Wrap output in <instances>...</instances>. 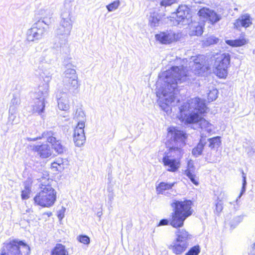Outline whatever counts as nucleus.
<instances>
[{
	"label": "nucleus",
	"instance_id": "nucleus-7",
	"mask_svg": "<svg viewBox=\"0 0 255 255\" xmlns=\"http://www.w3.org/2000/svg\"><path fill=\"white\" fill-rule=\"evenodd\" d=\"M71 30L59 25L55 30V36L53 40V48L64 52L68 48V38Z\"/></svg>",
	"mask_w": 255,
	"mask_h": 255
},
{
	"label": "nucleus",
	"instance_id": "nucleus-44",
	"mask_svg": "<svg viewBox=\"0 0 255 255\" xmlns=\"http://www.w3.org/2000/svg\"><path fill=\"white\" fill-rule=\"evenodd\" d=\"M219 41V39L214 36H211L207 38L205 43L206 45H209L217 43Z\"/></svg>",
	"mask_w": 255,
	"mask_h": 255
},
{
	"label": "nucleus",
	"instance_id": "nucleus-48",
	"mask_svg": "<svg viewBox=\"0 0 255 255\" xmlns=\"http://www.w3.org/2000/svg\"><path fill=\"white\" fill-rule=\"evenodd\" d=\"M65 208L62 207V209L58 212V217L59 220H62L64 217V212Z\"/></svg>",
	"mask_w": 255,
	"mask_h": 255
},
{
	"label": "nucleus",
	"instance_id": "nucleus-28",
	"mask_svg": "<svg viewBox=\"0 0 255 255\" xmlns=\"http://www.w3.org/2000/svg\"><path fill=\"white\" fill-rule=\"evenodd\" d=\"M206 135L203 133H201V139L197 146L192 150V154L196 157H198L202 154L203 148L206 142L205 141Z\"/></svg>",
	"mask_w": 255,
	"mask_h": 255
},
{
	"label": "nucleus",
	"instance_id": "nucleus-35",
	"mask_svg": "<svg viewBox=\"0 0 255 255\" xmlns=\"http://www.w3.org/2000/svg\"><path fill=\"white\" fill-rule=\"evenodd\" d=\"M184 174L194 185L196 186H198L199 185V178L194 174V172H190L189 170H185L184 171Z\"/></svg>",
	"mask_w": 255,
	"mask_h": 255
},
{
	"label": "nucleus",
	"instance_id": "nucleus-50",
	"mask_svg": "<svg viewBox=\"0 0 255 255\" xmlns=\"http://www.w3.org/2000/svg\"><path fill=\"white\" fill-rule=\"evenodd\" d=\"M186 170H189L190 172H194V166L192 161H190L188 162L187 169Z\"/></svg>",
	"mask_w": 255,
	"mask_h": 255
},
{
	"label": "nucleus",
	"instance_id": "nucleus-6",
	"mask_svg": "<svg viewBox=\"0 0 255 255\" xmlns=\"http://www.w3.org/2000/svg\"><path fill=\"white\" fill-rule=\"evenodd\" d=\"M49 85L43 84L38 86L31 94V97L34 101L33 110L38 114L44 112L45 106V99L48 96Z\"/></svg>",
	"mask_w": 255,
	"mask_h": 255
},
{
	"label": "nucleus",
	"instance_id": "nucleus-10",
	"mask_svg": "<svg viewBox=\"0 0 255 255\" xmlns=\"http://www.w3.org/2000/svg\"><path fill=\"white\" fill-rule=\"evenodd\" d=\"M41 138L45 139L48 142L51 143L55 151L58 154H61L65 151V147L62 145L60 140H57L56 137L53 136V133L51 131L44 132L41 137H27L26 139L28 141H35Z\"/></svg>",
	"mask_w": 255,
	"mask_h": 255
},
{
	"label": "nucleus",
	"instance_id": "nucleus-24",
	"mask_svg": "<svg viewBox=\"0 0 255 255\" xmlns=\"http://www.w3.org/2000/svg\"><path fill=\"white\" fill-rule=\"evenodd\" d=\"M189 243H183L176 240H174L169 249L176 255H180L185 251L188 246Z\"/></svg>",
	"mask_w": 255,
	"mask_h": 255
},
{
	"label": "nucleus",
	"instance_id": "nucleus-1",
	"mask_svg": "<svg viewBox=\"0 0 255 255\" xmlns=\"http://www.w3.org/2000/svg\"><path fill=\"white\" fill-rule=\"evenodd\" d=\"M192 66L193 72H188L185 70L183 66H173L170 69L162 74V77H164V88L159 89L157 91V96L159 98L162 95L164 97V103L160 105L163 110L167 113L171 110L170 106H176L179 100L176 98V89L178 84L185 81H190L193 80L191 73H194L195 75H200L203 72V66L198 61L197 59L194 60Z\"/></svg>",
	"mask_w": 255,
	"mask_h": 255
},
{
	"label": "nucleus",
	"instance_id": "nucleus-36",
	"mask_svg": "<svg viewBox=\"0 0 255 255\" xmlns=\"http://www.w3.org/2000/svg\"><path fill=\"white\" fill-rule=\"evenodd\" d=\"M226 43L233 47L241 46L246 43V40L244 38L236 40H227Z\"/></svg>",
	"mask_w": 255,
	"mask_h": 255
},
{
	"label": "nucleus",
	"instance_id": "nucleus-37",
	"mask_svg": "<svg viewBox=\"0 0 255 255\" xmlns=\"http://www.w3.org/2000/svg\"><path fill=\"white\" fill-rule=\"evenodd\" d=\"M221 137L217 136L208 139L209 142L208 146L213 149L215 147H218L221 143Z\"/></svg>",
	"mask_w": 255,
	"mask_h": 255
},
{
	"label": "nucleus",
	"instance_id": "nucleus-21",
	"mask_svg": "<svg viewBox=\"0 0 255 255\" xmlns=\"http://www.w3.org/2000/svg\"><path fill=\"white\" fill-rule=\"evenodd\" d=\"M63 82L65 89L70 93L76 94L78 92L80 85L78 78H72L67 81L63 80Z\"/></svg>",
	"mask_w": 255,
	"mask_h": 255
},
{
	"label": "nucleus",
	"instance_id": "nucleus-51",
	"mask_svg": "<svg viewBox=\"0 0 255 255\" xmlns=\"http://www.w3.org/2000/svg\"><path fill=\"white\" fill-rule=\"evenodd\" d=\"M223 209V206L221 202H218L216 205V210L218 212H220Z\"/></svg>",
	"mask_w": 255,
	"mask_h": 255
},
{
	"label": "nucleus",
	"instance_id": "nucleus-9",
	"mask_svg": "<svg viewBox=\"0 0 255 255\" xmlns=\"http://www.w3.org/2000/svg\"><path fill=\"white\" fill-rule=\"evenodd\" d=\"M46 31V28L40 20L35 23L27 31V40L29 42H35L42 39Z\"/></svg>",
	"mask_w": 255,
	"mask_h": 255
},
{
	"label": "nucleus",
	"instance_id": "nucleus-4",
	"mask_svg": "<svg viewBox=\"0 0 255 255\" xmlns=\"http://www.w3.org/2000/svg\"><path fill=\"white\" fill-rule=\"evenodd\" d=\"M44 178L40 181L41 182V190L34 198V203L42 207H50L53 205L56 200V192L48 184L46 185Z\"/></svg>",
	"mask_w": 255,
	"mask_h": 255
},
{
	"label": "nucleus",
	"instance_id": "nucleus-13",
	"mask_svg": "<svg viewBox=\"0 0 255 255\" xmlns=\"http://www.w3.org/2000/svg\"><path fill=\"white\" fill-rule=\"evenodd\" d=\"M198 14L200 17L209 19L212 24L217 22L222 18L220 14H218L214 10L206 7L200 9Z\"/></svg>",
	"mask_w": 255,
	"mask_h": 255
},
{
	"label": "nucleus",
	"instance_id": "nucleus-46",
	"mask_svg": "<svg viewBox=\"0 0 255 255\" xmlns=\"http://www.w3.org/2000/svg\"><path fill=\"white\" fill-rule=\"evenodd\" d=\"M200 252L198 246L192 247L186 254V255H198Z\"/></svg>",
	"mask_w": 255,
	"mask_h": 255
},
{
	"label": "nucleus",
	"instance_id": "nucleus-31",
	"mask_svg": "<svg viewBox=\"0 0 255 255\" xmlns=\"http://www.w3.org/2000/svg\"><path fill=\"white\" fill-rule=\"evenodd\" d=\"M52 255H68V252L66 250L65 246L61 244H57L52 251Z\"/></svg>",
	"mask_w": 255,
	"mask_h": 255
},
{
	"label": "nucleus",
	"instance_id": "nucleus-15",
	"mask_svg": "<svg viewBox=\"0 0 255 255\" xmlns=\"http://www.w3.org/2000/svg\"><path fill=\"white\" fill-rule=\"evenodd\" d=\"M85 126L83 123L77 124L73 133V141L77 146H81L83 144L86 140L84 128Z\"/></svg>",
	"mask_w": 255,
	"mask_h": 255
},
{
	"label": "nucleus",
	"instance_id": "nucleus-39",
	"mask_svg": "<svg viewBox=\"0 0 255 255\" xmlns=\"http://www.w3.org/2000/svg\"><path fill=\"white\" fill-rule=\"evenodd\" d=\"M20 104V99L19 97L14 95L11 100L9 111L15 110V108Z\"/></svg>",
	"mask_w": 255,
	"mask_h": 255
},
{
	"label": "nucleus",
	"instance_id": "nucleus-49",
	"mask_svg": "<svg viewBox=\"0 0 255 255\" xmlns=\"http://www.w3.org/2000/svg\"><path fill=\"white\" fill-rule=\"evenodd\" d=\"M243 220V217L241 216H237L236 217H235L234 219V221H233V223L232 225H238L239 223H240V222H242Z\"/></svg>",
	"mask_w": 255,
	"mask_h": 255
},
{
	"label": "nucleus",
	"instance_id": "nucleus-42",
	"mask_svg": "<svg viewBox=\"0 0 255 255\" xmlns=\"http://www.w3.org/2000/svg\"><path fill=\"white\" fill-rule=\"evenodd\" d=\"M218 90L213 88L212 90H210L208 93V100L209 102H212L215 100L218 97Z\"/></svg>",
	"mask_w": 255,
	"mask_h": 255
},
{
	"label": "nucleus",
	"instance_id": "nucleus-19",
	"mask_svg": "<svg viewBox=\"0 0 255 255\" xmlns=\"http://www.w3.org/2000/svg\"><path fill=\"white\" fill-rule=\"evenodd\" d=\"M253 18L248 13L242 14L234 23V27L240 29L241 27L247 28L252 24Z\"/></svg>",
	"mask_w": 255,
	"mask_h": 255
},
{
	"label": "nucleus",
	"instance_id": "nucleus-38",
	"mask_svg": "<svg viewBox=\"0 0 255 255\" xmlns=\"http://www.w3.org/2000/svg\"><path fill=\"white\" fill-rule=\"evenodd\" d=\"M31 192L30 187L28 184H25L24 188L21 191V198L23 200H26L29 198V195Z\"/></svg>",
	"mask_w": 255,
	"mask_h": 255
},
{
	"label": "nucleus",
	"instance_id": "nucleus-45",
	"mask_svg": "<svg viewBox=\"0 0 255 255\" xmlns=\"http://www.w3.org/2000/svg\"><path fill=\"white\" fill-rule=\"evenodd\" d=\"M78 240L80 243L85 245H88L90 242L89 237L86 235L79 236L78 237Z\"/></svg>",
	"mask_w": 255,
	"mask_h": 255
},
{
	"label": "nucleus",
	"instance_id": "nucleus-53",
	"mask_svg": "<svg viewBox=\"0 0 255 255\" xmlns=\"http://www.w3.org/2000/svg\"><path fill=\"white\" fill-rule=\"evenodd\" d=\"M15 118V116L13 114H11L9 117V121L12 124H16V123H14V120Z\"/></svg>",
	"mask_w": 255,
	"mask_h": 255
},
{
	"label": "nucleus",
	"instance_id": "nucleus-40",
	"mask_svg": "<svg viewBox=\"0 0 255 255\" xmlns=\"http://www.w3.org/2000/svg\"><path fill=\"white\" fill-rule=\"evenodd\" d=\"M120 5V0H116L114 1L113 2L110 3L109 4L106 5V8H107L108 11L112 12L118 9Z\"/></svg>",
	"mask_w": 255,
	"mask_h": 255
},
{
	"label": "nucleus",
	"instance_id": "nucleus-3",
	"mask_svg": "<svg viewBox=\"0 0 255 255\" xmlns=\"http://www.w3.org/2000/svg\"><path fill=\"white\" fill-rule=\"evenodd\" d=\"M168 136L170 138L171 145L167 143L169 148L168 152H165V154L170 155L172 158H176L180 160V157L183 154L182 147L185 145V140L186 138V134L178 128L170 127L168 128Z\"/></svg>",
	"mask_w": 255,
	"mask_h": 255
},
{
	"label": "nucleus",
	"instance_id": "nucleus-25",
	"mask_svg": "<svg viewBox=\"0 0 255 255\" xmlns=\"http://www.w3.org/2000/svg\"><path fill=\"white\" fill-rule=\"evenodd\" d=\"M175 240L183 243H188L189 240L191 238L192 236L189 234L185 229H178L175 232Z\"/></svg>",
	"mask_w": 255,
	"mask_h": 255
},
{
	"label": "nucleus",
	"instance_id": "nucleus-47",
	"mask_svg": "<svg viewBox=\"0 0 255 255\" xmlns=\"http://www.w3.org/2000/svg\"><path fill=\"white\" fill-rule=\"evenodd\" d=\"M176 0H162L160 2V5L163 6H170L172 4L175 3Z\"/></svg>",
	"mask_w": 255,
	"mask_h": 255
},
{
	"label": "nucleus",
	"instance_id": "nucleus-33",
	"mask_svg": "<svg viewBox=\"0 0 255 255\" xmlns=\"http://www.w3.org/2000/svg\"><path fill=\"white\" fill-rule=\"evenodd\" d=\"M191 29V34L192 35L200 36L203 32L202 26L197 22L192 23Z\"/></svg>",
	"mask_w": 255,
	"mask_h": 255
},
{
	"label": "nucleus",
	"instance_id": "nucleus-5",
	"mask_svg": "<svg viewBox=\"0 0 255 255\" xmlns=\"http://www.w3.org/2000/svg\"><path fill=\"white\" fill-rule=\"evenodd\" d=\"M29 247L18 239L10 240L4 244L0 255H28Z\"/></svg>",
	"mask_w": 255,
	"mask_h": 255
},
{
	"label": "nucleus",
	"instance_id": "nucleus-41",
	"mask_svg": "<svg viewBox=\"0 0 255 255\" xmlns=\"http://www.w3.org/2000/svg\"><path fill=\"white\" fill-rule=\"evenodd\" d=\"M242 177H243V186H242V190L241 191L240 195H239V196L238 197V198L236 201L237 204H239V202L238 201V199H240L242 197V196L243 195V194L244 193V192L246 191V187L247 185L246 176V174H245V173L243 171H242Z\"/></svg>",
	"mask_w": 255,
	"mask_h": 255
},
{
	"label": "nucleus",
	"instance_id": "nucleus-8",
	"mask_svg": "<svg viewBox=\"0 0 255 255\" xmlns=\"http://www.w3.org/2000/svg\"><path fill=\"white\" fill-rule=\"evenodd\" d=\"M170 20L173 24L187 25L192 22V15L190 10L187 6L181 5L179 6L175 13L172 14Z\"/></svg>",
	"mask_w": 255,
	"mask_h": 255
},
{
	"label": "nucleus",
	"instance_id": "nucleus-23",
	"mask_svg": "<svg viewBox=\"0 0 255 255\" xmlns=\"http://www.w3.org/2000/svg\"><path fill=\"white\" fill-rule=\"evenodd\" d=\"M185 216L177 213L176 211L172 213V218L170 220V224L174 228H180L183 226L184 222L186 220Z\"/></svg>",
	"mask_w": 255,
	"mask_h": 255
},
{
	"label": "nucleus",
	"instance_id": "nucleus-20",
	"mask_svg": "<svg viewBox=\"0 0 255 255\" xmlns=\"http://www.w3.org/2000/svg\"><path fill=\"white\" fill-rule=\"evenodd\" d=\"M73 22L72 14L69 10H65L61 13L59 25L72 30Z\"/></svg>",
	"mask_w": 255,
	"mask_h": 255
},
{
	"label": "nucleus",
	"instance_id": "nucleus-52",
	"mask_svg": "<svg viewBox=\"0 0 255 255\" xmlns=\"http://www.w3.org/2000/svg\"><path fill=\"white\" fill-rule=\"evenodd\" d=\"M169 221L167 219H162L159 223L158 226L167 225L169 223Z\"/></svg>",
	"mask_w": 255,
	"mask_h": 255
},
{
	"label": "nucleus",
	"instance_id": "nucleus-22",
	"mask_svg": "<svg viewBox=\"0 0 255 255\" xmlns=\"http://www.w3.org/2000/svg\"><path fill=\"white\" fill-rule=\"evenodd\" d=\"M155 38L162 44H169L175 40V33L171 31L161 32L155 35Z\"/></svg>",
	"mask_w": 255,
	"mask_h": 255
},
{
	"label": "nucleus",
	"instance_id": "nucleus-16",
	"mask_svg": "<svg viewBox=\"0 0 255 255\" xmlns=\"http://www.w3.org/2000/svg\"><path fill=\"white\" fill-rule=\"evenodd\" d=\"M32 150L35 152H37L42 158H46L50 157L52 154V150L50 146L46 143L41 145H33L31 146Z\"/></svg>",
	"mask_w": 255,
	"mask_h": 255
},
{
	"label": "nucleus",
	"instance_id": "nucleus-11",
	"mask_svg": "<svg viewBox=\"0 0 255 255\" xmlns=\"http://www.w3.org/2000/svg\"><path fill=\"white\" fill-rule=\"evenodd\" d=\"M192 202L190 200H185L184 201H178L174 200L171 204L173 210L182 215L188 217L193 213L192 209Z\"/></svg>",
	"mask_w": 255,
	"mask_h": 255
},
{
	"label": "nucleus",
	"instance_id": "nucleus-29",
	"mask_svg": "<svg viewBox=\"0 0 255 255\" xmlns=\"http://www.w3.org/2000/svg\"><path fill=\"white\" fill-rule=\"evenodd\" d=\"M58 105L61 110L66 111L69 109V100L65 93H62V96L58 98Z\"/></svg>",
	"mask_w": 255,
	"mask_h": 255
},
{
	"label": "nucleus",
	"instance_id": "nucleus-18",
	"mask_svg": "<svg viewBox=\"0 0 255 255\" xmlns=\"http://www.w3.org/2000/svg\"><path fill=\"white\" fill-rule=\"evenodd\" d=\"M39 69L41 71L40 76L43 78L45 84H48L52 79V75L54 74V68L49 65L41 64L39 66Z\"/></svg>",
	"mask_w": 255,
	"mask_h": 255
},
{
	"label": "nucleus",
	"instance_id": "nucleus-54",
	"mask_svg": "<svg viewBox=\"0 0 255 255\" xmlns=\"http://www.w3.org/2000/svg\"><path fill=\"white\" fill-rule=\"evenodd\" d=\"M252 248L253 250H255V242L252 245Z\"/></svg>",
	"mask_w": 255,
	"mask_h": 255
},
{
	"label": "nucleus",
	"instance_id": "nucleus-55",
	"mask_svg": "<svg viewBox=\"0 0 255 255\" xmlns=\"http://www.w3.org/2000/svg\"><path fill=\"white\" fill-rule=\"evenodd\" d=\"M102 213L101 212H98V213H97V215H98L99 217H101V215H102Z\"/></svg>",
	"mask_w": 255,
	"mask_h": 255
},
{
	"label": "nucleus",
	"instance_id": "nucleus-27",
	"mask_svg": "<svg viewBox=\"0 0 255 255\" xmlns=\"http://www.w3.org/2000/svg\"><path fill=\"white\" fill-rule=\"evenodd\" d=\"M175 182L166 183L161 182L156 187V191L157 194H165V191L172 189Z\"/></svg>",
	"mask_w": 255,
	"mask_h": 255
},
{
	"label": "nucleus",
	"instance_id": "nucleus-30",
	"mask_svg": "<svg viewBox=\"0 0 255 255\" xmlns=\"http://www.w3.org/2000/svg\"><path fill=\"white\" fill-rule=\"evenodd\" d=\"M160 16L155 11L150 12L149 16V24L151 27H156L159 25Z\"/></svg>",
	"mask_w": 255,
	"mask_h": 255
},
{
	"label": "nucleus",
	"instance_id": "nucleus-26",
	"mask_svg": "<svg viewBox=\"0 0 255 255\" xmlns=\"http://www.w3.org/2000/svg\"><path fill=\"white\" fill-rule=\"evenodd\" d=\"M56 58L57 56L54 52V49H51L45 52L41 64L50 65L56 61Z\"/></svg>",
	"mask_w": 255,
	"mask_h": 255
},
{
	"label": "nucleus",
	"instance_id": "nucleus-12",
	"mask_svg": "<svg viewBox=\"0 0 255 255\" xmlns=\"http://www.w3.org/2000/svg\"><path fill=\"white\" fill-rule=\"evenodd\" d=\"M230 62V56L228 53H224L217 58L216 61L217 75L220 78H224L227 75V69Z\"/></svg>",
	"mask_w": 255,
	"mask_h": 255
},
{
	"label": "nucleus",
	"instance_id": "nucleus-32",
	"mask_svg": "<svg viewBox=\"0 0 255 255\" xmlns=\"http://www.w3.org/2000/svg\"><path fill=\"white\" fill-rule=\"evenodd\" d=\"M74 119L78 122V124H80L82 123L85 126V122L86 120L85 115L81 109L77 110L74 116Z\"/></svg>",
	"mask_w": 255,
	"mask_h": 255
},
{
	"label": "nucleus",
	"instance_id": "nucleus-14",
	"mask_svg": "<svg viewBox=\"0 0 255 255\" xmlns=\"http://www.w3.org/2000/svg\"><path fill=\"white\" fill-rule=\"evenodd\" d=\"M170 155H164L162 158V161L166 170L170 172H176L180 167V160L176 158H172Z\"/></svg>",
	"mask_w": 255,
	"mask_h": 255
},
{
	"label": "nucleus",
	"instance_id": "nucleus-2",
	"mask_svg": "<svg viewBox=\"0 0 255 255\" xmlns=\"http://www.w3.org/2000/svg\"><path fill=\"white\" fill-rule=\"evenodd\" d=\"M180 118L186 119L187 123L198 124L202 129L201 134L204 131L208 133H211L213 130V125L207 121L201 118L200 115L206 112L207 108L205 101L198 97L191 99L187 103L179 107Z\"/></svg>",
	"mask_w": 255,
	"mask_h": 255
},
{
	"label": "nucleus",
	"instance_id": "nucleus-43",
	"mask_svg": "<svg viewBox=\"0 0 255 255\" xmlns=\"http://www.w3.org/2000/svg\"><path fill=\"white\" fill-rule=\"evenodd\" d=\"M63 159L61 158H58L53 163H52V167L55 168L57 170H60L64 168L63 165Z\"/></svg>",
	"mask_w": 255,
	"mask_h": 255
},
{
	"label": "nucleus",
	"instance_id": "nucleus-34",
	"mask_svg": "<svg viewBox=\"0 0 255 255\" xmlns=\"http://www.w3.org/2000/svg\"><path fill=\"white\" fill-rule=\"evenodd\" d=\"M72 78H78L76 70L74 69L68 68L64 73L63 80L67 81Z\"/></svg>",
	"mask_w": 255,
	"mask_h": 255
},
{
	"label": "nucleus",
	"instance_id": "nucleus-17",
	"mask_svg": "<svg viewBox=\"0 0 255 255\" xmlns=\"http://www.w3.org/2000/svg\"><path fill=\"white\" fill-rule=\"evenodd\" d=\"M53 13V10L49 7H45L38 11V14L40 17V20L43 24L47 26L51 23V18Z\"/></svg>",
	"mask_w": 255,
	"mask_h": 255
}]
</instances>
